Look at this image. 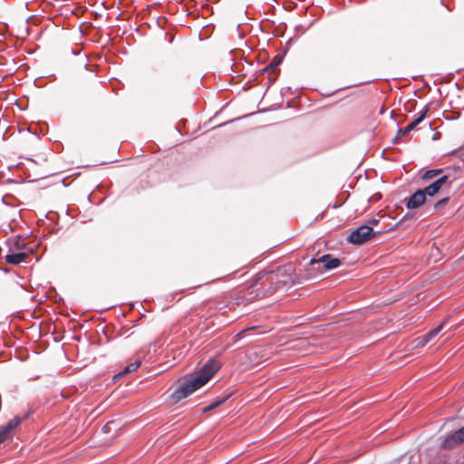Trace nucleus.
I'll return each instance as SVG.
<instances>
[{
  "label": "nucleus",
  "mask_w": 464,
  "mask_h": 464,
  "mask_svg": "<svg viewBox=\"0 0 464 464\" xmlns=\"http://www.w3.org/2000/svg\"><path fill=\"white\" fill-rule=\"evenodd\" d=\"M220 363L216 360H208L196 373L186 377L171 394L174 401H179L205 385L219 370Z\"/></svg>",
  "instance_id": "obj_1"
},
{
  "label": "nucleus",
  "mask_w": 464,
  "mask_h": 464,
  "mask_svg": "<svg viewBox=\"0 0 464 464\" xmlns=\"http://www.w3.org/2000/svg\"><path fill=\"white\" fill-rule=\"evenodd\" d=\"M294 267L292 265H285L278 267L276 271H270L266 275L265 280L268 284H276L277 289L293 284Z\"/></svg>",
  "instance_id": "obj_2"
},
{
  "label": "nucleus",
  "mask_w": 464,
  "mask_h": 464,
  "mask_svg": "<svg viewBox=\"0 0 464 464\" xmlns=\"http://www.w3.org/2000/svg\"><path fill=\"white\" fill-rule=\"evenodd\" d=\"M266 275H270V271L268 272H260L255 276L252 279V284L250 285L251 294L255 293V297H265L267 295H273L276 291H277V287L276 284H268L266 280H265Z\"/></svg>",
  "instance_id": "obj_3"
},
{
  "label": "nucleus",
  "mask_w": 464,
  "mask_h": 464,
  "mask_svg": "<svg viewBox=\"0 0 464 464\" xmlns=\"http://www.w3.org/2000/svg\"><path fill=\"white\" fill-rule=\"evenodd\" d=\"M380 233L382 232H374L372 227L369 225H362L348 236L347 241L354 245H362Z\"/></svg>",
  "instance_id": "obj_4"
},
{
  "label": "nucleus",
  "mask_w": 464,
  "mask_h": 464,
  "mask_svg": "<svg viewBox=\"0 0 464 464\" xmlns=\"http://www.w3.org/2000/svg\"><path fill=\"white\" fill-rule=\"evenodd\" d=\"M309 265L312 266V269L323 273L324 270L337 268L341 265V261L330 254H325L320 258H312Z\"/></svg>",
  "instance_id": "obj_5"
},
{
  "label": "nucleus",
  "mask_w": 464,
  "mask_h": 464,
  "mask_svg": "<svg viewBox=\"0 0 464 464\" xmlns=\"http://www.w3.org/2000/svg\"><path fill=\"white\" fill-rule=\"evenodd\" d=\"M31 414V411H28L24 414V417L15 416L8 420L5 425L0 427V444L5 441L10 436L12 430H14L22 421L23 420L27 419Z\"/></svg>",
  "instance_id": "obj_6"
},
{
  "label": "nucleus",
  "mask_w": 464,
  "mask_h": 464,
  "mask_svg": "<svg viewBox=\"0 0 464 464\" xmlns=\"http://www.w3.org/2000/svg\"><path fill=\"white\" fill-rule=\"evenodd\" d=\"M462 442H464V426L445 438L441 442V447L443 449H450Z\"/></svg>",
  "instance_id": "obj_7"
},
{
  "label": "nucleus",
  "mask_w": 464,
  "mask_h": 464,
  "mask_svg": "<svg viewBox=\"0 0 464 464\" xmlns=\"http://www.w3.org/2000/svg\"><path fill=\"white\" fill-rule=\"evenodd\" d=\"M426 200L425 193L421 189L415 191L410 198L405 199L407 208L412 209L420 207Z\"/></svg>",
  "instance_id": "obj_8"
},
{
  "label": "nucleus",
  "mask_w": 464,
  "mask_h": 464,
  "mask_svg": "<svg viewBox=\"0 0 464 464\" xmlns=\"http://www.w3.org/2000/svg\"><path fill=\"white\" fill-rule=\"evenodd\" d=\"M429 111H430V105L427 104L420 111H419L414 116V118L411 120V121L408 124V129H410L411 130H414L417 128V126L424 121Z\"/></svg>",
  "instance_id": "obj_9"
},
{
  "label": "nucleus",
  "mask_w": 464,
  "mask_h": 464,
  "mask_svg": "<svg viewBox=\"0 0 464 464\" xmlns=\"http://www.w3.org/2000/svg\"><path fill=\"white\" fill-rule=\"evenodd\" d=\"M446 321L442 322L440 324H439L437 327L433 328L432 330L429 331L425 335L419 338V345H425L428 343L430 340H432L435 336L439 334V333L443 329L444 324Z\"/></svg>",
  "instance_id": "obj_10"
},
{
  "label": "nucleus",
  "mask_w": 464,
  "mask_h": 464,
  "mask_svg": "<svg viewBox=\"0 0 464 464\" xmlns=\"http://www.w3.org/2000/svg\"><path fill=\"white\" fill-rule=\"evenodd\" d=\"M27 256H28L26 253L19 252V253L7 254L5 258L6 263H8V264L18 265L23 262H25Z\"/></svg>",
  "instance_id": "obj_11"
},
{
  "label": "nucleus",
  "mask_w": 464,
  "mask_h": 464,
  "mask_svg": "<svg viewBox=\"0 0 464 464\" xmlns=\"http://www.w3.org/2000/svg\"><path fill=\"white\" fill-rule=\"evenodd\" d=\"M140 364H141L140 361H138V360L129 363L128 365H126L124 367V369L121 372H120L119 373L115 374L113 379L114 380L120 379L123 375H125L127 373H130V372L136 371L140 366Z\"/></svg>",
  "instance_id": "obj_12"
},
{
  "label": "nucleus",
  "mask_w": 464,
  "mask_h": 464,
  "mask_svg": "<svg viewBox=\"0 0 464 464\" xmlns=\"http://www.w3.org/2000/svg\"><path fill=\"white\" fill-rule=\"evenodd\" d=\"M442 172L441 169H429L426 170L423 175L421 176V179L423 180H428L435 178L436 176L440 175Z\"/></svg>",
  "instance_id": "obj_13"
},
{
  "label": "nucleus",
  "mask_w": 464,
  "mask_h": 464,
  "mask_svg": "<svg viewBox=\"0 0 464 464\" xmlns=\"http://www.w3.org/2000/svg\"><path fill=\"white\" fill-rule=\"evenodd\" d=\"M411 130L410 129H408V125L405 126L404 128H400L397 131V134L392 139V142H398V141H401V138L402 136H405L407 135L408 133H410Z\"/></svg>",
  "instance_id": "obj_14"
},
{
  "label": "nucleus",
  "mask_w": 464,
  "mask_h": 464,
  "mask_svg": "<svg viewBox=\"0 0 464 464\" xmlns=\"http://www.w3.org/2000/svg\"><path fill=\"white\" fill-rule=\"evenodd\" d=\"M448 179H449V177L447 175H443V176L440 177L438 179H436L434 182H432V184L440 191L441 189L442 186L448 181Z\"/></svg>",
  "instance_id": "obj_15"
},
{
  "label": "nucleus",
  "mask_w": 464,
  "mask_h": 464,
  "mask_svg": "<svg viewBox=\"0 0 464 464\" xmlns=\"http://www.w3.org/2000/svg\"><path fill=\"white\" fill-rule=\"evenodd\" d=\"M421 190L424 191L425 197L426 196L433 197L434 195H436L439 192L437 188L435 186H433L432 183Z\"/></svg>",
  "instance_id": "obj_16"
},
{
  "label": "nucleus",
  "mask_w": 464,
  "mask_h": 464,
  "mask_svg": "<svg viewBox=\"0 0 464 464\" xmlns=\"http://www.w3.org/2000/svg\"><path fill=\"white\" fill-rule=\"evenodd\" d=\"M448 202H449V198H441V199L438 200V201L435 203L434 208H435L436 209H439V208H440L441 207L445 206Z\"/></svg>",
  "instance_id": "obj_17"
},
{
  "label": "nucleus",
  "mask_w": 464,
  "mask_h": 464,
  "mask_svg": "<svg viewBox=\"0 0 464 464\" xmlns=\"http://www.w3.org/2000/svg\"><path fill=\"white\" fill-rule=\"evenodd\" d=\"M277 70V63H270L268 66L265 68V71L267 72H275Z\"/></svg>",
  "instance_id": "obj_18"
},
{
  "label": "nucleus",
  "mask_w": 464,
  "mask_h": 464,
  "mask_svg": "<svg viewBox=\"0 0 464 464\" xmlns=\"http://www.w3.org/2000/svg\"><path fill=\"white\" fill-rule=\"evenodd\" d=\"M229 396H230V395H228V396H227V397L223 398L222 400H218V401H216L212 402V403L210 404V407H214V408H216V407H218V406L221 405L222 403H224V402L228 399V397H229Z\"/></svg>",
  "instance_id": "obj_19"
},
{
  "label": "nucleus",
  "mask_w": 464,
  "mask_h": 464,
  "mask_svg": "<svg viewBox=\"0 0 464 464\" xmlns=\"http://www.w3.org/2000/svg\"><path fill=\"white\" fill-rule=\"evenodd\" d=\"M378 223H379L378 219L371 218V219L368 220V223L366 225H369V226H371L372 227L378 225Z\"/></svg>",
  "instance_id": "obj_20"
},
{
  "label": "nucleus",
  "mask_w": 464,
  "mask_h": 464,
  "mask_svg": "<svg viewBox=\"0 0 464 464\" xmlns=\"http://www.w3.org/2000/svg\"><path fill=\"white\" fill-rule=\"evenodd\" d=\"M247 330H248V329L246 328V329L242 330L240 333H238V334H237L238 338H241V337L243 336V334H244L245 332H246Z\"/></svg>",
  "instance_id": "obj_21"
},
{
  "label": "nucleus",
  "mask_w": 464,
  "mask_h": 464,
  "mask_svg": "<svg viewBox=\"0 0 464 464\" xmlns=\"http://www.w3.org/2000/svg\"><path fill=\"white\" fill-rule=\"evenodd\" d=\"M435 464H450V463L448 461H446V460H439Z\"/></svg>",
  "instance_id": "obj_22"
},
{
  "label": "nucleus",
  "mask_w": 464,
  "mask_h": 464,
  "mask_svg": "<svg viewBox=\"0 0 464 464\" xmlns=\"http://www.w3.org/2000/svg\"><path fill=\"white\" fill-rule=\"evenodd\" d=\"M212 409H214V407H210V404H209L208 407H206V408L204 409V411H210V410H212Z\"/></svg>",
  "instance_id": "obj_23"
}]
</instances>
